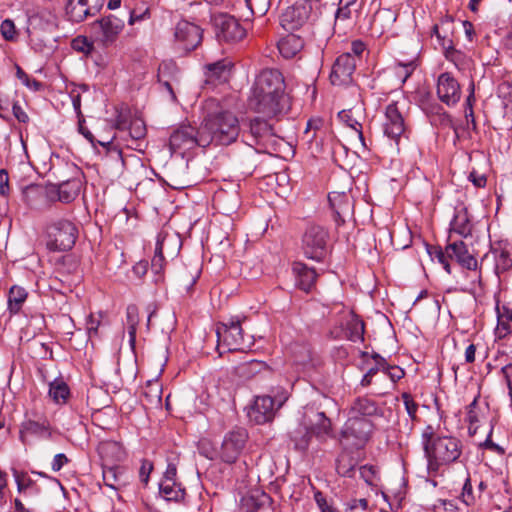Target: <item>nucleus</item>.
I'll return each instance as SVG.
<instances>
[{"label": "nucleus", "mask_w": 512, "mask_h": 512, "mask_svg": "<svg viewBox=\"0 0 512 512\" xmlns=\"http://www.w3.org/2000/svg\"><path fill=\"white\" fill-rule=\"evenodd\" d=\"M249 106L263 116L274 118L290 108L289 96L285 93V81L277 69H264L256 78Z\"/></svg>", "instance_id": "1"}, {"label": "nucleus", "mask_w": 512, "mask_h": 512, "mask_svg": "<svg viewBox=\"0 0 512 512\" xmlns=\"http://www.w3.org/2000/svg\"><path fill=\"white\" fill-rule=\"evenodd\" d=\"M421 439L429 476H436L442 465L456 462L462 454V444L458 438L436 435L432 425L426 426Z\"/></svg>", "instance_id": "2"}, {"label": "nucleus", "mask_w": 512, "mask_h": 512, "mask_svg": "<svg viewBox=\"0 0 512 512\" xmlns=\"http://www.w3.org/2000/svg\"><path fill=\"white\" fill-rule=\"evenodd\" d=\"M202 148L210 144L229 145L236 141L240 133L238 118L229 111L207 115L201 123Z\"/></svg>", "instance_id": "3"}, {"label": "nucleus", "mask_w": 512, "mask_h": 512, "mask_svg": "<svg viewBox=\"0 0 512 512\" xmlns=\"http://www.w3.org/2000/svg\"><path fill=\"white\" fill-rule=\"evenodd\" d=\"M217 335V348L220 351V355L224 351H244L250 349L253 345L251 336L247 338L243 335V329L241 327V319L239 316L231 317L228 322H219L216 326Z\"/></svg>", "instance_id": "4"}, {"label": "nucleus", "mask_w": 512, "mask_h": 512, "mask_svg": "<svg viewBox=\"0 0 512 512\" xmlns=\"http://www.w3.org/2000/svg\"><path fill=\"white\" fill-rule=\"evenodd\" d=\"M373 424L369 419L349 417L341 431L340 444L346 450H360L368 442Z\"/></svg>", "instance_id": "5"}, {"label": "nucleus", "mask_w": 512, "mask_h": 512, "mask_svg": "<svg viewBox=\"0 0 512 512\" xmlns=\"http://www.w3.org/2000/svg\"><path fill=\"white\" fill-rule=\"evenodd\" d=\"M125 27V19L116 14H108L96 20L91 26L94 41L100 46L108 48L113 46Z\"/></svg>", "instance_id": "6"}, {"label": "nucleus", "mask_w": 512, "mask_h": 512, "mask_svg": "<svg viewBox=\"0 0 512 512\" xmlns=\"http://www.w3.org/2000/svg\"><path fill=\"white\" fill-rule=\"evenodd\" d=\"M47 248L51 251H68L78 237L76 225L69 220H58L47 226Z\"/></svg>", "instance_id": "7"}, {"label": "nucleus", "mask_w": 512, "mask_h": 512, "mask_svg": "<svg viewBox=\"0 0 512 512\" xmlns=\"http://www.w3.org/2000/svg\"><path fill=\"white\" fill-rule=\"evenodd\" d=\"M329 238V232L323 226L308 225L301 240L304 255L309 259L322 261L328 252Z\"/></svg>", "instance_id": "8"}, {"label": "nucleus", "mask_w": 512, "mask_h": 512, "mask_svg": "<svg viewBox=\"0 0 512 512\" xmlns=\"http://www.w3.org/2000/svg\"><path fill=\"white\" fill-rule=\"evenodd\" d=\"M211 22L216 37L220 42H236L243 39L246 35V30L240 22L235 17L226 13L212 15Z\"/></svg>", "instance_id": "9"}, {"label": "nucleus", "mask_w": 512, "mask_h": 512, "mask_svg": "<svg viewBox=\"0 0 512 512\" xmlns=\"http://www.w3.org/2000/svg\"><path fill=\"white\" fill-rule=\"evenodd\" d=\"M202 41V29L191 22L180 21L174 29V44L182 54L194 50Z\"/></svg>", "instance_id": "10"}, {"label": "nucleus", "mask_w": 512, "mask_h": 512, "mask_svg": "<svg viewBox=\"0 0 512 512\" xmlns=\"http://www.w3.org/2000/svg\"><path fill=\"white\" fill-rule=\"evenodd\" d=\"M312 4L309 0H296L281 15L280 23L286 31H295L304 26L311 17Z\"/></svg>", "instance_id": "11"}, {"label": "nucleus", "mask_w": 512, "mask_h": 512, "mask_svg": "<svg viewBox=\"0 0 512 512\" xmlns=\"http://www.w3.org/2000/svg\"><path fill=\"white\" fill-rule=\"evenodd\" d=\"M201 125L195 128L190 125L181 126L175 130L169 139V146L172 152H181L192 150L195 147H202L200 139L202 138Z\"/></svg>", "instance_id": "12"}, {"label": "nucleus", "mask_w": 512, "mask_h": 512, "mask_svg": "<svg viewBox=\"0 0 512 512\" xmlns=\"http://www.w3.org/2000/svg\"><path fill=\"white\" fill-rule=\"evenodd\" d=\"M248 434L245 429H236L227 433L222 442L220 457L226 463H234L245 447Z\"/></svg>", "instance_id": "13"}, {"label": "nucleus", "mask_w": 512, "mask_h": 512, "mask_svg": "<svg viewBox=\"0 0 512 512\" xmlns=\"http://www.w3.org/2000/svg\"><path fill=\"white\" fill-rule=\"evenodd\" d=\"M283 404V401L279 400L277 403L269 395L256 397L253 406L248 411V417L251 421L256 424H264L271 421L275 412Z\"/></svg>", "instance_id": "14"}, {"label": "nucleus", "mask_w": 512, "mask_h": 512, "mask_svg": "<svg viewBox=\"0 0 512 512\" xmlns=\"http://www.w3.org/2000/svg\"><path fill=\"white\" fill-rule=\"evenodd\" d=\"M103 6V0H68L66 14L74 23H80L95 16Z\"/></svg>", "instance_id": "15"}, {"label": "nucleus", "mask_w": 512, "mask_h": 512, "mask_svg": "<svg viewBox=\"0 0 512 512\" xmlns=\"http://www.w3.org/2000/svg\"><path fill=\"white\" fill-rule=\"evenodd\" d=\"M356 68V59L351 53H343L335 60L330 73V81L333 85H346L352 81V75Z\"/></svg>", "instance_id": "16"}, {"label": "nucleus", "mask_w": 512, "mask_h": 512, "mask_svg": "<svg viewBox=\"0 0 512 512\" xmlns=\"http://www.w3.org/2000/svg\"><path fill=\"white\" fill-rule=\"evenodd\" d=\"M405 123L396 103H390L385 109V121L383 123L384 135L398 145L405 133Z\"/></svg>", "instance_id": "17"}, {"label": "nucleus", "mask_w": 512, "mask_h": 512, "mask_svg": "<svg viewBox=\"0 0 512 512\" xmlns=\"http://www.w3.org/2000/svg\"><path fill=\"white\" fill-rule=\"evenodd\" d=\"M437 96L441 102L453 106L461 98V88L458 81L449 72H444L437 79Z\"/></svg>", "instance_id": "18"}, {"label": "nucleus", "mask_w": 512, "mask_h": 512, "mask_svg": "<svg viewBox=\"0 0 512 512\" xmlns=\"http://www.w3.org/2000/svg\"><path fill=\"white\" fill-rule=\"evenodd\" d=\"M328 201L333 211L334 221L338 226L345 223L353 215V200L344 192H331Z\"/></svg>", "instance_id": "19"}, {"label": "nucleus", "mask_w": 512, "mask_h": 512, "mask_svg": "<svg viewBox=\"0 0 512 512\" xmlns=\"http://www.w3.org/2000/svg\"><path fill=\"white\" fill-rule=\"evenodd\" d=\"M264 117L257 116L250 119L249 134L253 143L249 145H265L275 136L273 124L270 122L272 118Z\"/></svg>", "instance_id": "20"}, {"label": "nucleus", "mask_w": 512, "mask_h": 512, "mask_svg": "<svg viewBox=\"0 0 512 512\" xmlns=\"http://www.w3.org/2000/svg\"><path fill=\"white\" fill-rule=\"evenodd\" d=\"M304 417L313 436L323 441L332 432L331 420L323 412H311L305 410Z\"/></svg>", "instance_id": "21"}, {"label": "nucleus", "mask_w": 512, "mask_h": 512, "mask_svg": "<svg viewBox=\"0 0 512 512\" xmlns=\"http://www.w3.org/2000/svg\"><path fill=\"white\" fill-rule=\"evenodd\" d=\"M446 253L450 259H455L459 265L468 270H476L478 262L468 251L463 241H456L446 246Z\"/></svg>", "instance_id": "22"}, {"label": "nucleus", "mask_w": 512, "mask_h": 512, "mask_svg": "<svg viewBox=\"0 0 512 512\" xmlns=\"http://www.w3.org/2000/svg\"><path fill=\"white\" fill-rule=\"evenodd\" d=\"M82 182L79 178H72L59 184L51 185V191L57 195V200L62 203H70L79 195Z\"/></svg>", "instance_id": "23"}, {"label": "nucleus", "mask_w": 512, "mask_h": 512, "mask_svg": "<svg viewBox=\"0 0 512 512\" xmlns=\"http://www.w3.org/2000/svg\"><path fill=\"white\" fill-rule=\"evenodd\" d=\"M292 270L295 275V285L302 291L310 292L315 285L316 271L301 262H295Z\"/></svg>", "instance_id": "24"}, {"label": "nucleus", "mask_w": 512, "mask_h": 512, "mask_svg": "<svg viewBox=\"0 0 512 512\" xmlns=\"http://www.w3.org/2000/svg\"><path fill=\"white\" fill-rule=\"evenodd\" d=\"M11 472L16 482L19 494L23 495L25 498H32L39 495L40 488L27 472L20 471L16 468H12Z\"/></svg>", "instance_id": "25"}, {"label": "nucleus", "mask_w": 512, "mask_h": 512, "mask_svg": "<svg viewBox=\"0 0 512 512\" xmlns=\"http://www.w3.org/2000/svg\"><path fill=\"white\" fill-rule=\"evenodd\" d=\"M380 414V408L377 403L367 397L356 398L349 411V417L366 418Z\"/></svg>", "instance_id": "26"}, {"label": "nucleus", "mask_w": 512, "mask_h": 512, "mask_svg": "<svg viewBox=\"0 0 512 512\" xmlns=\"http://www.w3.org/2000/svg\"><path fill=\"white\" fill-rule=\"evenodd\" d=\"M232 64L227 60H220L207 65V82L216 84L228 81Z\"/></svg>", "instance_id": "27"}, {"label": "nucleus", "mask_w": 512, "mask_h": 512, "mask_svg": "<svg viewBox=\"0 0 512 512\" xmlns=\"http://www.w3.org/2000/svg\"><path fill=\"white\" fill-rule=\"evenodd\" d=\"M167 242H175V236L169 235L165 232H160L157 235L154 257L151 261L152 270L156 274H160L165 264L164 248Z\"/></svg>", "instance_id": "28"}, {"label": "nucleus", "mask_w": 512, "mask_h": 512, "mask_svg": "<svg viewBox=\"0 0 512 512\" xmlns=\"http://www.w3.org/2000/svg\"><path fill=\"white\" fill-rule=\"evenodd\" d=\"M277 47L285 59H291L303 49L304 41L300 36L290 33L279 40Z\"/></svg>", "instance_id": "29"}, {"label": "nucleus", "mask_w": 512, "mask_h": 512, "mask_svg": "<svg viewBox=\"0 0 512 512\" xmlns=\"http://www.w3.org/2000/svg\"><path fill=\"white\" fill-rule=\"evenodd\" d=\"M354 450L342 449L336 459V471L342 477L352 478L358 465V458L353 455Z\"/></svg>", "instance_id": "30"}, {"label": "nucleus", "mask_w": 512, "mask_h": 512, "mask_svg": "<svg viewBox=\"0 0 512 512\" xmlns=\"http://www.w3.org/2000/svg\"><path fill=\"white\" fill-rule=\"evenodd\" d=\"M360 11L361 10L357 7L346 6L339 3V8L335 13V27H339L343 22H347L343 28L353 26L356 19L359 17Z\"/></svg>", "instance_id": "31"}, {"label": "nucleus", "mask_w": 512, "mask_h": 512, "mask_svg": "<svg viewBox=\"0 0 512 512\" xmlns=\"http://www.w3.org/2000/svg\"><path fill=\"white\" fill-rule=\"evenodd\" d=\"M267 365L263 361L251 360L248 362H244L239 364L236 367V372L239 377L243 379H251L254 376L267 371Z\"/></svg>", "instance_id": "32"}, {"label": "nucleus", "mask_w": 512, "mask_h": 512, "mask_svg": "<svg viewBox=\"0 0 512 512\" xmlns=\"http://www.w3.org/2000/svg\"><path fill=\"white\" fill-rule=\"evenodd\" d=\"M313 434L307 425H300L290 433V439L294 448L298 451H305L310 445Z\"/></svg>", "instance_id": "33"}, {"label": "nucleus", "mask_w": 512, "mask_h": 512, "mask_svg": "<svg viewBox=\"0 0 512 512\" xmlns=\"http://www.w3.org/2000/svg\"><path fill=\"white\" fill-rule=\"evenodd\" d=\"M305 410L311 412H323L326 415L329 412L337 411L338 407L333 398L319 393L312 403L306 406Z\"/></svg>", "instance_id": "34"}, {"label": "nucleus", "mask_w": 512, "mask_h": 512, "mask_svg": "<svg viewBox=\"0 0 512 512\" xmlns=\"http://www.w3.org/2000/svg\"><path fill=\"white\" fill-rule=\"evenodd\" d=\"M27 291L20 286L14 285L8 294V309L12 314L18 313L27 299Z\"/></svg>", "instance_id": "35"}, {"label": "nucleus", "mask_w": 512, "mask_h": 512, "mask_svg": "<svg viewBox=\"0 0 512 512\" xmlns=\"http://www.w3.org/2000/svg\"><path fill=\"white\" fill-rule=\"evenodd\" d=\"M48 394L55 403L64 404L70 395V390L63 380L56 379L49 384Z\"/></svg>", "instance_id": "36"}, {"label": "nucleus", "mask_w": 512, "mask_h": 512, "mask_svg": "<svg viewBox=\"0 0 512 512\" xmlns=\"http://www.w3.org/2000/svg\"><path fill=\"white\" fill-rule=\"evenodd\" d=\"M160 494L167 501H175L179 502L184 499L185 490L180 487L175 481L172 482H161L160 486Z\"/></svg>", "instance_id": "37"}, {"label": "nucleus", "mask_w": 512, "mask_h": 512, "mask_svg": "<svg viewBox=\"0 0 512 512\" xmlns=\"http://www.w3.org/2000/svg\"><path fill=\"white\" fill-rule=\"evenodd\" d=\"M347 336L353 342L364 341V322L358 316L353 315L347 321Z\"/></svg>", "instance_id": "38"}, {"label": "nucleus", "mask_w": 512, "mask_h": 512, "mask_svg": "<svg viewBox=\"0 0 512 512\" xmlns=\"http://www.w3.org/2000/svg\"><path fill=\"white\" fill-rule=\"evenodd\" d=\"M139 322V313L136 305H129L126 309V324L129 342L133 345L136 339V330Z\"/></svg>", "instance_id": "39"}, {"label": "nucleus", "mask_w": 512, "mask_h": 512, "mask_svg": "<svg viewBox=\"0 0 512 512\" xmlns=\"http://www.w3.org/2000/svg\"><path fill=\"white\" fill-rule=\"evenodd\" d=\"M495 253V271L503 273L512 268V253L506 248L496 249Z\"/></svg>", "instance_id": "40"}, {"label": "nucleus", "mask_w": 512, "mask_h": 512, "mask_svg": "<svg viewBox=\"0 0 512 512\" xmlns=\"http://www.w3.org/2000/svg\"><path fill=\"white\" fill-rule=\"evenodd\" d=\"M338 117L348 127L355 130V132L358 135V138L360 139L362 144L365 145L364 136H363L362 129H361L362 127H361V124L358 122V120L355 117V112L352 109L342 110L338 113Z\"/></svg>", "instance_id": "41"}, {"label": "nucleus", "mask_w": 512, "mask_h": 512, "mask_svg": "<svg viewBox=\"0 0 512 512\" xmlns=\"http://www.w3.org/2000/svg\"><path fill=\"white\" fill-rule=\"evenodd\" d=\"M450 225L451 229L461 236L466 237L470 234L469 220L466 215L456 214Z\"/></svg>", "instance_id": "42"}, {"label": "nucleus", "mask_w": 512, "mask_h": 512, "mask_svg": "<svg viewBox=\"0 0 512 512\" xmlns=\"http://www.w3.org/2000/svg\"><path fill=\"white\" fill-rule=\"evenodd\" d=\"M26 430L31 434H35L39 437L48 439L51 436V432L49 430V424L47 421L38 422V421H28L26 424Z\"/></svg>", "instance_id": "43"}, {"label": "nucleus", "mask_w": 512, "mask_h": 512, "mask_svg": "<svg viewBox=\"0 0 512 512\" xmlns=\"http://www.w3.org/2000/svg\"><path fill=\"white\" fill-rule=\"evenodd\" d=\"M122 474L118 471L117 467H108L103 470V481L106 486L117 489L120 483Z\"/></svg>", "instance_id": "44"}, {"label": "nucleus", "mask_w": 512, "mask_h": 512, "mask_svg": "<svg viewBox=\"0 0 512 512\" xmlns=\"http://www.w3.org/2000/svg\"><path fill=\"white\" fill-rule=\"evenodd\" d=\"M397 66L398 69L396 74L399 78H401V82L404 83L415 70L416 60L414 58L405 62L398 60Z\"/></svg>", "instance_id": "45"}, {"label": "nucleus", "mask_w": 512, "mask_h": 512, "mask_svg": "<svg viewBox=\"0 0 512 512\" xmlns=\"http://www.w3.org/2000/svg\"><path fill=\"white\" fill-rule=\"evenodd\" d=\"M247 7L255 16H263L269 9V0H245Z\"/></svg>", "instance_id": "46"}, {"label": "nucleus", "mask_w": 512, "mask_h": 512, "mask_svg": "<svg viewBox=\"0 0 512 512\" xmlns=\"http://www.w3.org/2000/svg\"><path fill=\"white\" fill-rule=\"evenodd\" d=\"M146 135V126L143 120L134 119L129 126V136L133 140L142 139Z\"/></svg>", "instance_id": "47"}, {"label": "nucleus", "mask_w": 512, "mask_h": 512, "mask_svg": "<svg viewBox=\"0 0 512 512\" xmlns=\"http://www.w3.org/2000/svg\"><path fill=\"white\" fill-rule=\"evenodd\" d=\"M72 48L86 55L93 51V43L90 42L85 36H78L72 40Z\"/></svg>", "instance_id": "48"}, {"label": "nucleus", "mask_w": 512, "mask_h": 512, "mask_svg": "<svg viewBox=\"0 0 512 512\" xmlns=\"http://www.w3.org/2000/svg\"><path fill=\"white\" fill-rule=\"evenodd\" d=\"M123 14L124 19L128 16V24L133 25L134 23L138 21H142L145 19H148L150 17V10L149 8H145L141 12H137L136 9L130 10L126 9V11Z\"/></svg>", "instance_id": "49"}, {"label": "nucleus", "mask_w": 512, "mask_h": 512, "mask_svg": "<svg viewBox=\"0 0 512 512\" xmlns=\"http://www.w3.org/2000/svg\"><path fill=\"white\" fill-rule=\"evenodd\" d=\"M401 398L403 400L407 414L409 415V417L412 420H415L417 410H418V404L414 401L412 396L407 392L402 393Z\"/></svg>", "instance_id": "50"}, {"label": "nucleus", "mask_w": 512, "mask_h": 512, "mask_svg": "<svg viewBox=\"0 0 512 512\" xmlns=\"http://www.w3.org/2000/svg\"><path fill=\"white\" fill-rule=\"evenodd\" d=\"M148 389L149 391H145L144 392V396L146 398H148V401L150 403H160L161 402V393H162V389L160 387V385L155 382V383H149L148 384Z\"/></svg>", "instance_id": "51"}, {"label": "nucleus", "mask_w": 512, "mask_h": 512, "mask_svg": "<svg viewBox=\"0 0 512 512\" xmlns=\"http://www.w3.org/2000/svg\"><path fill=\"white\" fill-rule=\"evenodd\" d=\"M382 372L385 373L393 383L400 380L405 375V372L402 368L390 364H387Z\"/></svg>", "instance_id": "52"}, {"label": "nucleus", "mask_w": 512, "mask_h": 512, "mask_svg": "<svg viewBox=\"0 0 512 512\" xmlns=\"http://www.w3.org/2000/svg\"><path fill=\"white\" fill-rule=\"evenodd\" d=\"M461 499L462 502L467 506L472 505L474 503L475 499L472 493V485L469 477L466 478L465 483L463 485Z\"/></svg>", "instance_id": "53"}, {"label": "nucleus", "mask_w": 512, "mask_h": 512, "mask_svg": "<svg viewBox=\"0 0 512 512\" xmlns=\"http://www.w3.org/2000/svg\"><path fill=\"white\" fill-rule=\"evenodd\" d=\"M1 33L4 39L13 40L16 34L15 25L12 20L6 19L1 23Z\"/></svg>", "instance_id": "54"}, {"label": "nucleus", "mask_w": 512, "mask_h": 512, "mask_svg": "<svg viewBox=\"0 0 512 512\" xmlns=\"http://www.w3.org/2000/svg\"><path fill=\"white\" fill-rule=\"evenodd\" d=\"M361 478L369 485L373 484L375 476V467L372 465H363L359 468Z\"/></svg>", "instance_id": "55"}, {"label": "nucleus", "mask_w": 512, "mask_h": 512, "mask_svg": "<svg viewBox=\"0 0 512 512\" xmlns=\"http://www.w3.org/2000/svg\"><path fill=\"white\" fill-rule=\"evenodd\" d=\"M152 469H153V465L150 461H148V460L142 461V465H141L140 471H139V477H140L141 482H143L144 484L148 483L149 475H150Z\"/></svg>", "instance_id": "56"}, {"label": "nucleus", "mask_w": 512, "mask_h": 512, "mask_svg": "<svg viewBox=\"0 0 512 512\" xmlns=\"http://www.w3.org/2000/svg\"><path fill=\"white\" fill-rule=\"evenodd\" d=\"M491 435H492V429L490 430L486 440L481 444V446L484 447L485 449H488V450H491L493 452H496L499 455H503L505 453L504 448H502L498 444L494 443L491 440Z\"/></svg>", "instance_id": "57"}, {"label": "nucleus", "mask_w": 512, "mask_h": 512, "mask_svg": "<svg viewBox=\"0 0 512 512\" xmlns=\"http://www.w3.org/2000/svg\"><path fill=\"white\" fill-rule=\"evenodd\" d=\"M9 176L6 170H0V196L6 197L9 194Z\"/></svg>", "instance_id": "58"}, {"label": "nucleus", "mask_w": 512, "mask_h": 512, "mask_svg": "<svg viewBox=\"0 0 512 512\" xmlns=\"http://www.w3.org/2000/svg\"><path fill=\"white\" fill-rule=\"evenodd\" d=\"M498 327H501L505 333H510L512 331V313H507V315H499Z\"/></svg>", "instance_id": "59"}, {"label": "nucleus", "mask_w": 512, "mask_h": 512, "mask_svg": "<svg viewBox=\"0 0 512 512\" xmlns=\"http://www.w3.org/2000/svg\"><path fill=\"white\" fill-rule=\"evenodd\" d=\"M69 462L67 456L64 453H58L54 456L51 468L54 472H58L63 468L65 464Z\"/></svg>", "instance_id": "60"}, {"label": "nucleus", "mask_w": 512, "mask_h": 512, "mask_svg": "<svg viewBox=\"0 0 512 512\" xmlns=\"http://www.w3.org/2000/svg\"><path fill=\"white\" fill-rule=\"evenodd\" d=\"M260 504L253 496L242 498V509H247L246 512H256Z\"/></svg>", "instance_id": "61"}, {"label": "nucleus", "mask_w": 512, "mask_h": 512, "mask_svg": "<svg viewBox=\"0 0 512 512\" xmlns=\"http://www.w3.org/2000/svg\"><path fill=\"white\" fill-rule=\"evenodd\" d=\"M12 112L14 117L22 123H27L29 121V117L27 113L24 111L22 106L19 103H14L12 106Z\"/></svg>", "instance_id": "62"}, {"label": "nucleus", "mask_w": 512, "mask_h": 512, "mask_svg": "<svg viewBox=\"0 0 512 512\" xmlns=\"http://www.w3.org/2000/svg\"><path fill=\"white\" fill-rule=\"evenodd\" d=\"M469 180L473 183L475 187L483 188L486 186L487 179L483 174H478L476 171H472L469 174Z\"/></svg>", "instance_id": "63"}, {"label": "nucleus", "mask_w": 512, "mask_h": 512, "mask_svg": "<svg viewBox=\"0 0 512 512\" xmlns=\"http://www.w3.org/2000/svg\"><path fill=\"white\" fill-rule=\"evenodd\" d=\"M347 510L353 511L360 507L362 510H366L368 507V501L365 498L351 499L347 502Z\"/></svg>", "instance_id": "64"}]
</instances>
